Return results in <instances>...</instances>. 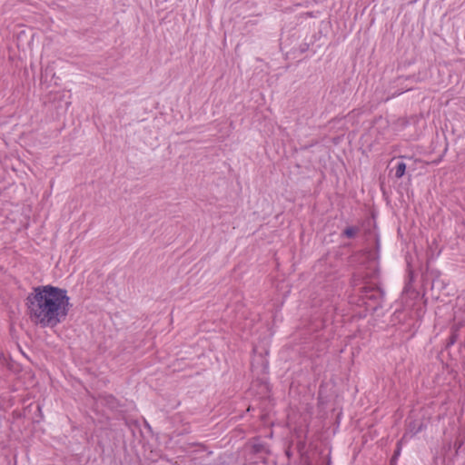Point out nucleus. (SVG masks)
Listing matches in <instances>:
<instances>
[{
  "label": "nucleus",
  "instance_id": "nucleus-1",
  "mask_svg": "<svg viewBox=\"0 0 465 465\" xmlns=\"http://www.w3.org/2000/svg\"><path fill=\"white\" fill-rule=\"evenodd\" d=\"M25 304L31 322L42 328H54L63 322L72 307L67 291L50 284L34 287Z\"/></svg>",
  "mask_w": 465,
  "mask_h": 465
},
{
  "label": "nucleus",
  "instance_id": "nucleus-2",
  "mask_svg": "<svg viewBox=\"0 0 465 465\" xmlns=\"http://www.w3.org/2000/svg\"><path fill=\"white\" fill-rule=\"evenodd\" d=\"M360 298L365 302V301L374 302V309L381 306V301L384 296V292L378 286L376 282H371L368 285H364L359 288Z\"/></svg>",
  "mask_w": 465,
  "mask_h": 465
},
{
  "label": "nucleus",
  "instance_id": "nucleus-3",
  "mask_svg": "<svg viewBox=\"0 0 465 465\" xmlns=\"http://www.w3.org/2000/svg\"><path fill=\"white\" fill-rule=\"evenodd\" d=\"M376 272H374L371 276L369 273H365L364 275L354 273L351 278V286L353 287V291L359 294V288L368 285L371 282V277L376 276Z\"/></svg>",
  "mask_w": 465,
  "mask_h": 465
},
{
  "label": "nucleus",
  "instance_id": "nucleus-4",
  "mask_svg": "<svg viewBox=\"0 0 465 465\" xmlns=\"http://www.w3.org/2000/svg\"><path fill=\"white\" fill-rule=\"evenodd\" d=\"M251 451L254 454L263 453L266 451V446L259 439H254L250 442Z\"/></svg>",
  "mask_w": 465,
  "mask_h": 465
},
{
  "label": "nucleus",
  "instance_id": "nucleus-5",
  "mask_svg": "<svg viewBox=\"0 0 465 465\" xmlns=\"http://www.w3.org/2000/svg\"><path fill=\"white\" fill-rule=\"evenodd\" d=\"M359 232V228L356 227V226H349V227H346L342 232V234L349 238V239H352L356 236V234Z\"/></svg>",
  "mask_w": 465,
  "mask_h": 465
},
{
  "label": "nucleus",
  "instance_id": "nucleus-6",
  "mask_svg": "<svg viewBox=\"0 0 465 465\" xmlns=\"http://www.w3.org/2000/svg\"><path fill=\"white\" fill-rule=\"evenodd\" d=\"M406 170V163L403 162H398L395 167V177L401 178Z\"/></svg>",
  "mask_w": 465,
  "mask_h": 465
},
{
  "label": "nucleus",
  "instance_id": "nucleus-7",
  "mask_svg": "<svg viewBox=\"0 0 465 465\" xmlns=\"http://www.w3.org/2000/svg\"><path fill=\"white\" fill-rule=\"evenodd\" d=\"M457 335L455 333H452L447 342V347L453 345L456 342Z\"/></svg>",
  "mask_w": 465,
  "mask_h": 465
},
{
  "label": "nucleus",
  "instance_id": "nucleus-8",
  "mask_svg": "<svg viewBox=\"0 0 465 465\" xmlns=\"http://www.w3.org/2000/svg\"><path fill=\"white\" fill-rule=\"evenodd\" d=\"M401 441H399L397 444V450L394 452L393 459H396L401 453Z\"/></svg>",
  "mask_w": 465,
  "mask_h": 465
}]
</instances>
